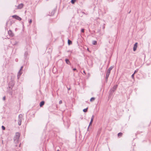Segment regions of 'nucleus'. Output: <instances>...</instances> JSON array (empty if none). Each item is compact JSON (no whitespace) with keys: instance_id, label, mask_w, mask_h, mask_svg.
Here are the masks:
<instances>
[{"instance_id":"4","label":"nucleus","mask_w":151,"mask_h":151,"mask_svg":"<svg viewBox=\"0 0 151 151\" xmlns=\"http://www.w3.org/2000/svg\"><path fill=\"white\" fill-rule=\"evenodd\" d=\"M12 17L13 18L19 21H20L22 19L21 18L16 15H13Z\"/></svg>"},{"instance_id":"37","label":"nucleus","mask_w":151,"mask_h":151,"mask_svg":"<svg viewBox=\"0 0 151 151\" xmlns=\"http://www.w3.org/2000/svg\"><path fill=\"white\" fill-rule=\"evenodd\" d=\"M87 50H88V51H89V49H88V48H87Z\"/></svg>"},{"instance_id":"33","label":"nucleus","mask_w":151,"mask_h":151,"mask_svg":"<svg viewBox=\"0 0 151 151\" xmlns=\"http://www.w3.org/2000/svg\"><path fill=\"white\" fill-rule=\"evenodd\" d=\"M6 99V97L5 96H4L3 98V100H5Z\"/></svg>"},{"instance_id":"20","label":"nucleus","mask_w":151,"mask_h":151,"mask_svg":"<svg viewBox=\"0 0 151 151\" xmlns=\"http://www.w3.org/2000/svg\"><path fill=\"white\" fill-rule=\"evenodd\" d=\"M95 99V98L94 97H93L91 98L90 99V101H93Z\"/></svg>"},{"instance_id":"14","label":"nucleus","mask_w":151,"mask_h":151,"mask_svg":"<svg viewBox=\"0 0 151 151\" xmlns=\"http://www.w3.org/2000/svg\"><path fill=\"white\" fill-rule=\"evenodd\" d=\"M92 43L93 45H96L97 44V42L96 41L93 40L92 42Z\"/></svg>"},{"instance_id":"36","label":"nucleus","mask_w":151,"mask_h":151,"mask_svg":"<svg viewBox=\"0 0 151 151\" xmlns=\"http://www.w3.org/2000/svg\"><path fill=\"white\" fill-rule=\"evenodd\" d=\"M9 93H10V94H11V95H12V92H10Z\"/></svg>"},{"instance_id":"12","label":"nucleus","mask_w":151,"mask_h":151,"mask_svg":"<svg viewBox=\"0 0 151 151\" xmlns=\"http://www.w3.org/2000/svg\"><path fill=\"white\" fill-rule=\"evenodd\" d=\"M45 104V101H42L40 104V107H42Z\"/></svg>"},{"instance_id":"18","label":"nucleus","mask_w":151,"mask_h":151,"mask_svg":"<svg viewBox=\"0 0 151 151\" xmlns=\"http://www.w3.org/2000/svg\"><path fill=\"white\" fill-rule=\"evenodd\" d=\"M93 120H91V121H90V124H89V126H88V128H89V126L90 125H91L92 123H93Z\"/></svg>"},{"instance_id":"41","label":"nucleus","mask_w":151,"mask_h":151,"mask_svg":"<svg viewBox=\"0 0 151 151\" xmlns=\"http://www.w3.org/2000/svg\"><path fill=\"white\" fill-rule=\"evenodd\" d=\"M20 145H21V144H20L19 145V147H20Z\"/></svg>"},{"instance_id":"38","label":"nucleus","mask_w":151,"mask_h":151,"mask_svg":"<svg viewBox=\"0 0 151 151\" xmlns=\"http://www.w3.org/2000/svg\"><path fill=\"white\" fill-rule=\"evenodd\" d=\"M131 12V11H130L129 12H128V13L129 14Z\"/></svg>"},{"instance_id":"6","label":"nucleus","mask_w":151,"mask_h":151,"mask_svg":"<svg viewBox=\"0 0 151 151\" xmlns=\"http://www.w3.org/2000/svg\"><path fill=\"white\" fill-rule=\"evenodd\" d=\"M8 33L9 35L11 37H13L14 36V34L11 30H9L8 31Z\"/></svg>"},{"instance_id":"31","label":"nucleus","mask_w":151,"mask_h":151,"mask_svg":"<svg viewBox=\"0 0 151 151\" xmlns=\"http://www.w3.org/2000/svg\"><path fill=\"white\" fill-rule=\"evenodd\" d=\"M62 103V101L61 100H60L59 101V104H61Z\"/></svg>"},{"instance_id":"39","label":"nucleus","mask_w":151,"mask_h":151,"mask_svg":"<svg viewBox=\"0 0 151 151\" xmlns=\"http://www.w3.org/2000/svg\"><path fill=\"white\" fill-rule=\"evenodd\" d=\"M83 72L85 74V72L84 70L83 71Z\"/></svg>"},{"instance_id":"24","label":"nucleus","mask_w":151,"mask_h":151,"mask_svg":"<svg viewBox=\"0 0 151 151\" xmlns=\"http://www.w3.org/2000/svg\"><path fill=\"white\" fill-rule=\"evenodd\" d=\"M1 127H2V130H5V127L4 126H2Z\"/></svg>"},{"instance_id":"21","label":"nucleus","mask_w":151,"mask_h":151,"mask_svg":"<svg viewBox=\"0 0 151 151\" xmlns=\"http://www.w3.org/2000/svg\"><path fill=\"white\" fill-rule=\"evenodd\" d=\"M88 108H87L86 109H83V111L84 112H87L88 111Z\"/></svg>"},{"instance_id":"5","label":"nucleus","mask_w":151,"mask_h":151,"mask_svg":"<svg viewBox=\"0 0 151 151\" xmlns=\"http://www.w3.org/2000/svg\"><path fill=\"white\" fill-rule=\"evenodd\" d=\"M14 83L12 82H10L9 84L8 87L9 88L12 89L13 87L14 86Z\"/></svg>"},{"instance_id":"3","label":"nucleus","mask_w":151,"mask_h":151,"mask_svg":"<svg viewBox=\"0 0 151 151\" xmlns=\"http://www.w3.org/2000/svg\"><path fill=\"white\" fill-rule=\"evenodd\" d=\"M117 86L118 85H116L113 87L110 90L111 93H112L115 91L117 88Z\"/></svg>"},{"instance_id":"23","label":"nucleus","mask_w":151,"mask_h":151,"mask_svg":"<svg viewBox=\"0 0 151 151\" xmlns=\"http://www.w3.org/2000/svg\"><path fill=\"white\" fill-rule=\"evenodd\" d=\"M134 73H133L131 76V77L133 79H134Z\"/></svg>"},{"instance_id":"27","label":"nucleus","mask_w":151,"mask_h":151,"mask_svg":"<svg viewBox=\"0 0 151 151\" xmlns=\"http://www.w3.org/2000/svg\"><path fill=\"white\" fill-rule=\"evenodd\" d=\"M108 79V78H105V81L106 82V83H107V82Z\"/></svg>"},{"instance_id":"16","label":"nucleus","mask_w":151,"mask_h":151,"mask_svg":"<svg viewBox=\"0 0 151 151\" xmlns=\"http://www.w3.org/2000/svg\"><path fill=\"white\" fill-rule=\"evenodd\" d=\"M122 135V133L121 132H119L118 134V136L120 137Z\"/></svg>"},{"instance_id":"15","label":"nucleus","mask_w":151,"mask_h":151,"mask_svg":"<svg viewBox=\"0 0 151 151\" xmlns=\"http://www.w3.org/2000/svg\"><path fill=\"white\" fill-rule=\"evenodd\" d=\"M68 44L69 45H70L72 44V42L71 41L68 39Z\"/></svg>"},{"instance_id":"7","label":"nucleus","mask_w":151,"mask_h":151,"mask_svg":"<svg viewBox=\"0 0 151 151\" xmlns=\"http://www.w3.org/2000/svg\"><path fill=\"white\" fill-rule=\"evenodd\" d=\"M24 6V4L22 3L19 4L17 6V9H20L22 8Z\"/></svg>"},{"instance_id":"2","label":"nucleus","mask_w":151,"mask_h":151,"mask_svg":"<svg viewBox=\"0 0 151 151\" xmlns=\"http://www.w3.org/2000/svg\"><path fill=\"white\" fill-rule=\"evenodd\" d=\"M23 116L22 114H19L18 116V125L20 126L21 124L22 121V119Z\"/></svg>"},{"instance_id":"17","label":"nucleus","mask_w":151,"mask_h":151,"mask_svg":"<svg viewBox=\"0 0 151 151\" xmlns=\"http://www.w3.org/2000/svg\"><path fill=\"white\" fill-rule=\"evenodd\" d=\"M114 68L113 66H111V67H110L109 69H108V70H109V71H111V70L113 69V68Z\"/></svg>"},{"instance_id":"10","label":"nucleus","mask_w":151,"mask_h":151,"mask_svg":"<svg viewBox=\"0 0 151 151\" xmlns=\"http://www.w3.org/2000/svg\"><path fill=\"white\" fill-rule=\"evenodd\" d=\"M28 56V53L27 51H26L24 53V57L25 59H26Z\"/></svg>"},{"instance_id":"26","label":"nucleus","mask_w":151,"mask_h":151,"mask_svg":"<svg viewBox=\"0 0 151 151\" xmlns=\"http://www.w3.org/2000/svg\"><path fill=\"white\" fill-rule=\"evenodd\" d=\"M138 70V69H137L136 70H135L134 72V74L136 73Z\"/></svg>"},{"instance_id":"1","label":"nucleus","mask_w":151,"mask_h":151,"mask_svg":"<svg viewBox=\"0 0 151 151\" xmlns=\"http://www.w3.org/2000/svg\"><path fill=\"white\" fill-rule=\"evenodd\" d=\"M20 135L19 132H17L16 133L14 137V140L15 143L17 144L18 143Z\"/></svg>"},{"instance_id":"11","label":"nucleus","mask_w":151,"mask_h":151,"mask_svg":"<svg viewBox=\"0 0 151 151\" xmlns=\"http://www.w3.org/2000/svg\"><path fill=\"white\" fill-rule=\"evenodd\" d=\"M65 62H66V63L68 64V65H70L71 64V63L70 61L68 59H65Z\"/></svg>"},{"instance_id":"22","label":"nucleus","mask_w":151,"mask_h":151,"mask_svg":"<svg viewBox=\"0 0 151 151\" xmlns=\"http://www.w3.org/2000/svg\"><path fill=\"white\" fill-rule=\"evenodd\" d=\"M76 0H71V2L72 4H74Z\"/></svg>"},{"instance_id":"35","label":"nucleus","mask_w":151,"mask_h":151,"mask_svg":"<svg viewBox=\"0 0 151 151\" xmlns=\"http://www.w3.org/2000/svg\"><path fill=\"white\" fill-rule=\"evenodd\" d=\"M70 88H68V91L70 90Z\"/></svg>"},{"instance_id":"28","label":"nucleus","mask_w":151,"mask_h":151,"mask_svg":"<svg viewBox=\"0 0 151 151\" xmlns=\"http://www.w3.org/2000/svg\"><path fill=\"white\" fill-rule=\"evenodd\" d=\"M109 75H107V74H106V76L105 78H108V77H109Z\"/></svg>"},{"instance_id":"9","label":"nucleus","mask_w":151,"mask_h":151,"mask_svg":"<svg viewBox=\"0 0 151 151\" xmlns=\"http://www.w3.org/2000/svg\"><path fill=\"white\" fill-rule=\"evenodd\" d=\"M137 42H136L134 45V47H133V50L134 51H135V50H136L137 47Z\"/></svg>"},{"instance_id":"13","label":"nucleus","mask_w":151,"mask_h":151,"mask_svg":"<svg viewBox=\"0 0 151 151\" xmlns=\"http://www.w3.org/2000/svg\"><path fill=\"white\" fill-rule=\"evenodd\" d=\"M12 21H10L9 22V21H8L6 22V26H7V25H8V24H9V26H11L12 25Z\"/></svg>"},{"instance_id":"40","label":"nucleus","mask_w":151,"mask_h":151,"mask_svg":"<svg viewBox=\"0 0 151 151\" xmlns=\"http://www.w3.org/2000/svg\"><path fill=\"white\" fill-rule=\"evenodd\" d=\"M57 151H60L59 150H58Z\"/></svg>"},{"instance_id":"29","label":"nucleus","mask_w":151,"mask_h":151,"mask_svg":"<svg viewBox=\"0 0 151 151\" xmlns=\"http://www.w3.org/2000/svg\"><path fill=\"white\" fill-rule=\"evenodd\" d=\"M32 19H30L29 21V23L30 24L32 23Z\"/></svg>"},{"instance_id":"19","label":"nucleus","mask_w":151,"mask_h":151,"mask_svg":"<svg viewBox=\"0 0 151 151\" xmlns=\"http://www.w3.org/2000/svg\"><path fill=\"white\" fill-rule=\"evenodd\" d=\"M110 72H111V71H109V70H107V71H106V74L108 75H109V74L110 73Z\"/></svg>"},{"instance_id":"8","label":"nucleus","mask_w":151,"mask_h":151,"mask_svg":"<svg viewBox=\"0 0 151 151\" xmlns=\"http://www.w3.org/2000/svg\"><path fill=\"white\" fill-rule=\"evenodd\" d=\"M23 68V66H22L21 67L20 69L19 72H18V73L17 77H18V78L22 74V73L21 72V70H22V69Z\"/></svg>"},{"instance_id":"32","label":"nucleus","mask_w":151,"mask_h":151,"mask_svg":"<svg viewBox=\"0 0 151 151\" xmlns=\"http://www.w3.org/2000/svg\"><path fill=\"white\" fill-rule=\"evenodd\" d=\"M104 25H105V24H104L103 26V29H104L105 28V26H104Z\"/></svg>"},{"instance_id":"25","label":"nucleus","mask_w":151,"mask_h":151,"mask_svg":"<svg viewBox=\"0 0 151 151\" xmlns=\"http://www.w3.org/2000/svg\"><path fill=\"white\" fill-rule=\"evenodd\" d=\"M81 32L83 33L84 32V29H82L81 30Z\"/></svg>"},{"instance_id":"34","label":"nucleus","mask_w":151,"mask_h":151,"mask_svg":"<svg viewBox=\"0 0 151 151\" xmlns=\"http://www.w3.org/2000/svg\"><path fill=\"white\" fill-rule=\"evenodd\" d=\"M73 70H74V71H75V70H76V68H74L73 69Z\"/></svg>"},{"instance_id":"30","label":"nucleus","mask_w":151,"mask_h":151,"mask_svg":"<svg viewBox=\"0 0 151 151\" xmlns=\"http://www.w3.org/2000/svg\"><path fill=\"white\" fill-rule=\"evenodd\" d=\"M94 118V116L93 115L91 117V120H93Z\"/></svg>"}]
</instances>
